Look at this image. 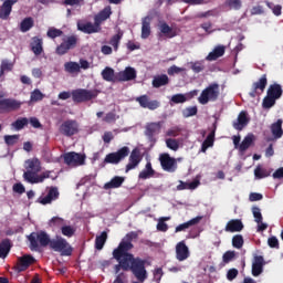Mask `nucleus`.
<instances>
[{
    "label": "nucleus",
    "mask_w": 283,
    "mask_h": 283,
    "mask_svg": "<svg viewBox=\"0 0 283 283\" xmlns=\"http://www.w3.org/2000/svg\"><path fill=\"white\" fill-rule=\"evenodd\" d=\"M282 85L280 84H271L268 88V94L277 101V98H282Z\"/></svg>",
    "instance_id": "35"
},
{
    "label": "nucleus",
    "mask_w": 283,
    "mask_h": 283,
    "mask_svg": "<svg viewBox=\"0 0 283 283\" xmlns=\"http://www.w3.org/2000/svg\"><path fill=\"white\" fill-rule=\"evenodd\" d=\"M232 245L234 249H242V247H244V238H242V234H235L232 238Z\"/></svg>",
    "instance_id": "55"
},
{
    "label": "nucleus",
    "mask_w": 283,
    "mask_h": 283,
    "mask_svg": "<svg viewBox=\"0 0 283 283\" xmlns=\"http://www.w3.org/2000/svg\"><path fill=\"white\" fill-rule=\"evenodd\" d=\"M266 6L270 10H272L273 14L275 17H280L282 14V6L280 4H273V2H266Z\"/></svg>",
    "instance_id": "60"
},
{
    "label": "nucleus",
    "mask_w": 283,
    "mask_h": 283,
    "mask_svg": "<svg viewBox=\"0 0 283 283\" xmlns=\"http://www.w3.org/2000/svg\"><path fill=\"white\" fill-rule=\"evenodd\" d=\"M21 103L19 99L14 98H1L0 99V114H10V112H18L21 109Z\"/></svg>",
    "instance_id": "12"
},
{
    "label": "nucleus",
    "mask_w": 283,
    "mask_h": 283,
    "mask_svg": "<svg viewBox=\"0 0 283 283\" xmlns=\"http://www.w3.org/2000/svg\"><path fill=\"white\" fill-rule=\"evenodd\" d=\"M249 123H251L249 113L247 111H241L237 117V120L232 123V127L237 129V132H242V129H244Z\"/></svg>",
    "instance_id": "16"
},
{
    "label": "nucleus",
    "mask_w": 283,
    "mask_h": 283,
    "mask_svg": "<svg viewBox=\"0 0 283 283\" xmlns=\"http://www.w3.org/2000/svg\"><path fill=\"white\" fill-rule=\"evenodd\" d=\"M164 85H169V76L167 74H161L158 76H155L153 80V87H164Z\"/></svg>",
    "instance_id": "39"
},
{
    "label": "nucleus",
    "mask_w": 283,
    "mask_h": 283,
    "mask_svg": "<svg viewBox=\"0 0 283 283\" xmlns=\"http://www.w3.org/2000/svg\"><path fill=\"white\" fill-rule=\"evenodd\" d=\"M64 70L69 74H78V72H81V64L77 62H66L64 64Z\"/></svg>",
    "instance_id": "43"
},
{
    "label": "nucleus",
    "mask_w": 283,
    "mask_h": 283,
    "mask_svg": "<svg viewBox=\"0 0 283 283\" xmlns=\"http://www.w3.org/2000/svg\"><path fill=\"white\" fill-rule=\"evenodd\" d=\"M77 29L80 32H84V34H96V32H101V27L96 25V21H94V24L92 22L77 24Z\"/></svg>",
    "instance_id": "24"
},
{
    "label": "nucleus",
    "mask_w": 283,
    "mask_h": 283,
    "mask_svg": "<svg viewBox=\"0 0 283 283\" xmlns=\"http://www.w3.org/2000/svg\"><path fill=\"white\" fill-rule=\"evenodd\" d=\"M134 249V244H118L113 251V258L122 264L123 271H130L138 282L145 283L148 277L147 260L135 258L134 254L129 253Z\"/></svg>",
    "instance_id": "1"
},
{
    "label": "nucleus",
    "mask_w": 283,
    "mask_h": 283,
    "mask_svg": "<svg viewBox=\"0 0 283 283\" xmlns=\"http://www.w3.org/2000/svg\"><path fill=\"white\" fill-rule=\"evenodd\" d=\"M277 99H275V97H272L270 94H268L264 98H263V103L262 106L264 109H271V107H273L275 105V102Z\"/></svg>",
    "instance_id": "51"
},
{
    "label": "nucleus",
    "mask_w": 283,
    "mask_h": 283,
    "mask_svg": "<svg viewBox=\"0 0 283 283\" xmlns=\"http://www.w3.org/2000/svg\"><path fill=\"white\" fill-rule=\"evenodd\" d=\"M73 103H87V101H93L98 96L97 91H92L87 88H77L72 91Z\"/></svg>",
    "instance_id": "6"
},
{
    "label": "nucleus",
    "mask_w": 283,
    "mask_h": 283,
    "mask_svg": "<svg viewBox=\"0 0 283 283\" xmlns=\"http://www.w3.org/2000/svg\"><path fill=\"white\" fill-rule=\"evenodd\" d=\"M180 132H182V128L175 126L167 130V136L176 138L177 136H180Z\"/></svg>",
    "instance_id": "62"
},
{
    "label": "nucleus",
    "mask_w": 283,
    "mask_h": 283,
    "mask_svg": "<svg viewBox=\"0 0 283 283\" xmlns=\"http://www.w3.org/2000/svg\"><path fill=\"white\" fill-rule=\"evenodd\" d=\"M29 242L31 251H39V244L40 247H52V239L45 231L32 232L29 235Z\"/></svg>",
    "instance_id": "3"
},
{
    "label": "nucleus",
    "mask_w": 283,
    "mask_h": 283,
    "mask_svg": "<svg viewBox=\"0 0 283 283\" xmlns=\"http://www.w3.org/2000/svg\"><path fill=\"white\" fill-rule=\"evenodd\" d=\"M213 143H216V127L209 133L207 138L203 140L201 145L202 154H206L209 147H213Z\"/></svg>",
    "instance_id": "32"
},
{
    "label": "nucleus",
    "mask_w": 283,
    "mask_h": 283,
    "mask_svg": "<svg viewBox=\"0 0 283 283\" xmlns=\"http://www.w3.org/2000/svg\"><path fill=\"white\" fill-rule=\"evenodd\" d=\"M198 114V106H190L182 111L184 118H190V116H196Z\"/></svg>",
    "instance_id": "58"
},
{
    "label": "nucleus",
    "mask_w": 283,
    "mask_h": 283,
    "mask_svg": "<svg viewBox=\"0 0 283 283\" xmlns=\"http://www.w3.org/2000/svg\"><path fill=\"white\" fill-rule=\"evenodd\" d=\"M85 3V0H64L63 6L81 7Z\"/></svg>",
    "instance_id": "64"
},
{
    "label": "nucleus",
    "mask_w": 283,
    "mask_h": 283,
    "mask_svg": "<svg viewBox=\"0 0 283 283\" xmlns=\"http://www.w3.org/2000/svg\"><path fill=\"white\" fill-rule=\"evenodd\" d=\"M262 271H264V256L256 255L252 263V275L258 277L259 275H262Z\"/></svg>",
    "instance_id": "22"
},
{
    "label": "nucleus",
    "mask_w": 283,
    "mask_h": 283,
    "mask_svg": "<svg viewBox=\"0 0 283 283\" xmlns=\"http://www.w3.org/2000/svg\"><path fill=\"white\" fill-rule=\"evenodd\" d=\"M200 220H202V217L198 216L185 223L177 226L175 229V233H180V231H187V229H189L190 227H196V224H200Z\"/></svg>",
    "instance_id": "29"
},
{
    "label": "nucleus",
    "mask_w": 283,
    "mask_h": 283,
    "mask_svg": "<svg viewBox=\"0 0 283 283\" xmlns=\"http://www.w3.org/2000/svg\"><path fill=\"white\" fill-rule=\"evenodd\" d=\"M266 85H269V78H266V74H263L259 81L252 83V87L249 92L250 98H258V96H262L266 90Z\"/></svg>",
    "instance_id": "10"
},
{
    "label": "nucleus",
    "mask_w": 283,
    "mask_h": 283,
    "mask_svg": "<svg viewBox=\"0 0 283 283\" xmlns=\"http://www.w3.org/2000/svg\"><path fill=\"white\" fill-rule=\"evenodd\" d=\"M64 163L69 167H81L85 165L86 156L75 151L66 153L63 155Z\"/></svg>",
    "instance_id": "13"
},
{
    "label": "nucleus",
    "mask_w": 283,
    "mask_h": 283,
    "mask_svg": "<svg viewBox=\"0 0 283 283\" xmlns=\"http://www.w3.org/2000/svg\"><path fill=\"white\" fill-rule=\"evenodd\" d=\"M136 102L139 103L140 107H144V109H158L160 107V102L153 99H149V96L142 95L136 98Z\"/></svg>",
    "instance_id": "20"
},
{
    "label": "nucleus",
    "mask_w": 283,
    "mask_h": 283,
    "mask_svg": "<svg viewBox=\"0 0 283 283\" xmlns=\"http://www.w3.org/2000/svg\"><path fill=\"white\" fill-rule=\"evenodd\" d=\"M12 70H14V63H12L10 60H2L0 64V78L3 80L6 72H12Z\"/></svg>",
    "instance_id": "37"
},
{
    "label": "nucleus",
    "mask_w": 283,
    "mask_h": 283,
    "mask_svg": "<svg viewBox=\"0 0 283 283\" xmlns=\"http://www.w3.org/2000/svg\"><path fill=\"white\" fill-rule=\"evenodd\" d=\"M129 156V147L123 146L115 153L107 154L104 158V165H118Z\"/></svg>",
    "instance_id": "8"
},
{
    "label": "nucleus",
    "mask_w": 283,
    "mask_h": 283,
    "mask_svg": "<svg viewBox=\"0 0 283 283\" xmlns=\"http://www.w3.org/2000/svg\"><path fill=\"white\" fill-rule=\"evenodd\" d=\"M272 172H273V169H266V168H263L261 166H258L254 169V176L259 180H262V178H269V176H271Z\"/></svg>",
    "instance_id": "41"
},
{
    "label": "nucleus",
    "mask_w": 283,
    "mask_h": 283,
    "mask_svg": "<svg viewBox=\"0 0 283 283\" xmlns=\"http://www.w3.org/2000/svg\"><path fill=\"white\" fill-rule=\"evenodd\" d=\"M46 36H49V39H56L59 36H63V32L61 29L51 28L48 30Z\"/></svg>",
    "instance_id": "59"
},
{
    "label": "nucleus",
    "mask_w": 283,
    "mask_h": 283,
    "mask_svg": "<svg viewBox=\"0 0 283 283\" xmlns=\"http://www.w3.org/2000/svg\"><path fill=\"white\" fill-rule=\"evenodd\" d=\"M50 227H55L57 229H63L65 227V220L61 217H53L50 222Z\"/></svg>",
    "instance_id": "50"
},
{
    "label": "nucleus",
    "mask_w": 283,
    "mask_h": 283,
    "mask_svg": "<svg viewBox=\"0 0 283 283\" xmlns=\"http://www.w3.org/2000/svg\"><path fill=\"white\" fill-rule=\"evenodd\" d=\"M159 29L161 34H164V36H166L167 39H174V36H176V31L174 30V28L169 27L167 22H163L159 25Z\"/></svg>",
    "instance_id": "40"
},
{
    "label": "nucleus",
    "mask_w": 283,
    "mask_h": 283,
    "mask_svg": "<svg viewBox=\"0 0 283 283\" xmlns=\"http://www.w3.org/2000/svg\"><path fill=\"white\" fill-rule=\"evenodd\" d=\"M101 74L103 81H106V83H118V73L114 69L106 66Z\"/></svg>",
    "instance_id": "25"
},
{
    "label": "nucleus",
    "mask_w": 283,
    "mask_h": 283,
    "mask_svg": "<svg viewBox=\"0 0 283 283\" xmlns=\"http://www.w3.org/2000/svg\"><path fill=\"white\" fill-rule=\"evenodd\" d=\"M27 171L23 172V178L30 185H39V182H44L46 178H51L52 171L46 170L39 175L41 171V160L39 158L28 159L25 161Z\"/></svg>",
    "instance_id": "2"
},
{
    "label": "nucleus",
    "mask_w": 283,
    "mask_h": 283,
    "mask_svg": "<svg viewBox=\"0 0 283 283\" xmlns=\"http://www.w3.org/2000/svg\"><path fill=\"white\" fill-rule=\"evenodd\" d=\"M176 260L178 262H185V260H188V258L191 255L189 252V247H187V243L185 241H180L176 244Z\"/></svg>",
    "instance_id": "19"
},
{
    "label": "nucleus",
    "mask_w": 283,
    "mask_h": 283,
    "mask_svg": "<svg viewBox=\"0 0 283 283\" xmlns=\"http://www.w3.org/2000/svg\"><path fill=\"white\" fill-rule=\"evenodd\" d=\"M36 262V259L30 254H24L23 256H20L18 259V264H17V271L18 273H23V271H28L30 269L31 264H34Z\"/></svg>",
    "instance_id": "18"
},
{
    "label": "nucleus",
    "mask_w": 283,
    "mask_h": 283,
    "mask_svg": "<svg viewBox=\"0 0 283 283\" xmlns=\"http://www.w3.org/2000/svg\"><path fill=\"white\" fill-rule=\"evenodd\" d=\"M120 39H123V33L118 32L117 34L113 35L109 40V45L113 46L115 52H118V45H120Z\"/></svg>",
    "instance_id": "48"
},
{
    "label": "nucleus",
    "mask_w": 283,
    "mask_h": 283,
    "mask_svg": "<svg viewBox=\"0 0 283 283\" xmlns=\"http://www.w3.org/2000/svg\"><path fill=\"white\" fill-rule=\"evenodd\" d=\"M170 103H174L175 105L187 103V96L181 93L175 94L171 96Z\"/></svg>",
    "instance_id": "54"
},
{
    "label": "nucleus",
    "mask_w": 283,
    "mask_h": 283,
    "mask_svg": "<svg viewBox=\"0 0 283 283\" xmlns=\"http://www.w3.org/2000/svg\"><path fill=\"white\" fill-rule=\"evenodd\" d=\"M12 6H14L13 2H3L2 6H0V19H2V21H8V19H10Z\"/></svg>",
    "instance_id": "31"
},
{
    "label": "nucleus",
    "mask_w": 283,
    "mask_h": 283,
    "mask_svg": "<svg viewBox=\"0 0 283 283\" xmlns=\"http://www.w3.org/2000/svg\"><path fill=\"white\" fill-rule=\"evenodd\" d=\"M136 69L127 66L124 71L117 72V83H127L129 81H136Z\"/></svg>",
    "instance_id": "15"
},
{
    "label": "nucleus",
    "mask_w": 283,
    "mask_h": 283,
    "mask_svg": "<svg viewBox=\"0 0 283 283\" xmlns=\"http://www.w3.org/2000/svg\"><path fill=\"white\" fill-rule=\"evenodd\" d=\"M61 233L65 238H74V234L76 233V228L72 226H64L61 228Z\"/></svg>",
    "instance_id": "49"
},
{
    "label": "nucleus",
    "mask_w": 283,
    "mask_h": 283,
    "mask_svg": "<svg viewBox=\"0 0 283 283\" xmlns=\"http://www.w3.org/2000/svg\"><path fill=\"white\" fill-rule=\"evenodd\" d=\"M140 163H143V154L140 153V149L134 148L128 157V164L126 165L125 172L129 174V171H132V169H136Z\"/></svg>",
    "instance_id": "14"
},
{
    "label": "nucleus",
    "mask_w": 283,
    "mask_h": 283,
    "mask_svg": "<svg viewBox=\"0 0 283 283\" xmlns=\"http://www.w3.org/2000/svg\"><path fill=\"white\" fill-rule=\"evenodd\" d=\"M45 95L41 93V90L35 88L31 92L30 101L31 103H39L42 98H44Z\"/></svg>",
    "instance_id": "56"
},
{
    "label": "nucleus",
    "mask_w": 283,
    "mask_h": 283,
    "mask_svg": "<svg viewBox=\"0 0 283 283\" xmlns=\"http://www.w3.org/2000/svg\"><path fill=\"white\" fill-rule=\"evenodd\" d=\"M59 132L62 134V136L72 138V136H76V134L80 132L78 122L75 119H66L60 125Z\"/></svg>",
    "instance_id": "9"
},
{
    "label": "nucleus",
    "mask_w": 283,
    "mask_h": 283,
    "mask_svg": "<svg viewBox=\"0 0 283 283\" xmlns=\"http://www.w3.org/2000/svg\"><path fill=\"white\" fill-rule=\"evenodd\" d=\"M153 275H154V280H155L157 283H160V281L163 280V275H165V272L163 271V268H156V269L153 271Z\"/></svg>",
    "instance_id": "61"
},
{
    "label": "nucleus",
    "mask_w": 283,
    "mask_h": 283,
    "mask_svg": "<svg viewBox=\"0 0 283 283\" xmlns=\"http://www.w3.org/2000/svg\"><path fill=\"white\" fill-rule=\"evenodd\" d=\"M59 188L56 187H51L48 191L46 196H41L40 198H38L36 202L39 205H52V202H54V200H59Z\"/></svg>",
    "instance_id": "17"
},
{
    "label": "nucleus",
    "mask_w": 283,
    "mask_h": 283,
    "mask_svg": "<svg viewBox=\"0 0 283 283\" xmlns=\"http://www.w3.org/2000/svg\"><path fill=\"white\" fill-rule=\"evenodd\" d=\"M138 239V232L136 231H130L128 232L125 238L122 239V241L119 242V244H134L132 243L133 240H137Z\"/></svg>",
    "instance_id": "47"
},
{
    "label": "nucleus",
    "mask_w": 283,
    "mask_h": 283,
    "mask_svg": "<svg viewBox=\"0 0 283 283\" xmlns=\"http://www.w3.org/2000/svg\"><path fill=\"white\" fill-rule=\"evenodd\" d=\"M20 135H6L4 136V143L8 145V147H13V145H17L19 143Z\"/></svg>",
    "instance_id": "53"
},
{
    "label": "nucleus",
    "mask_w": 283,
    "mask_h": 283,
    "mask_svg": "<svg viewBox=\"0 0 283 283\" xmlns=\"http://www.w3.org/2000/svg\"><path fill=\"white\" fill-rule=\"evenodd\" d=\"M160 129H163V122L149 123L146 125L145 135L148 138H154L155 134H160Z\"/></svg>",
    "instance_id": "27"
},
{
    "label": "nucleus",
    "mask_w": 283,
    "mask_h": 283,
    "mask_svg": "<svg viewBox=\"0 0 283 283\" xmlns=\"http://www.w3.org/2000/svg\"><path fill=\"white\" fill-rule=\"evenodd\" d=\"M10 249H12V242L10 239H4L0 243V258H8V253H10Z\"/></svg>",
    "instance_id": "36"
},
{
    "label": "nucleus",
    "mask_w": 283,
    "mask_h": 283,
    "mask_svg": "<svg viewBox=\"0 0 283 283\" xmlns=\"http://www.w3.org/2000/svg\"><path fill=\"white\" fill-rule=\"evenodd\" d=\"M220 97V85L212 83L208 85L198 97L200 105H207L208 103H216Z\"/></svg>",
    "instance_id": "4"
},
{
    "label": "nucleus",
    "mask_w": 283,
    "mask_h": 283,
    "mask_svg": "<svg viewBox=\"0 0 283 283\" xmlns=\"http://www.w3.org/2000/svg\"><path fill=\"white\" fill-rule=\"evenodd\" d=\"M244 229V223L240 219H232L226 224L224 231L227 233H240Z\"/></svg>",
    "instance_id": "21"
},
{
    "label": "nucleus",
    "mask_w": 283,
    "mask_h": 283,
    "mask_svg": "<svg viewBox=\"0 0 283 283\" xmlns=\"http://www.w3.org/2000/svg\"><path fill=\"white\" fill-rule=\"evenodd\" d=\"M78 45V36L76 35H69L62 40V43L56 46L55 53L59 56H64L67 54L70 50H74Z\"/></svg>",
    "instance_id": "7"
},
{
    "label": "nucleus",
    "mask_w": 283,
    "mask_h": 283,
    "mask_svg": "<svg viewBox=\"0 0 283 283\" xmlns=\"http://www.w3.org/2000/svg\"><path fill=\"white\" fill-rule=\"evenodd\" d=\"M105 242H107V232L103 231L101 235L95 238V249L97 251H103V247H105Z\"/></svg>",
    "instance_id": "42"
},
{
    "label": "nucleus",
    "mask_w": 283,
    "mask_h": 283,
    "mask_svg": "<svg viewBox=\"0 0 283 283\" xmlns=\"http://www.w3.org/2000/svg\"><path fill=\"white\" fill-rule=\"evenodd\" d=\"M34 28V20L32 18H24L20 23L21 32H30Z\"/></svg>",
    "instance_id": "45"
},
{
    "label": "nucleus",
    "mask_w": 283,
    "mask_h": 283,
    "mask_svg": "<svg viewBox=\"0 0 283 283\" xmlns=\"http://www.w3.org/2000/svg\"><path fill=\"white\" fill-rule=\"evenodd\" d=\"M30 49L35 56H41V54H43V39L33 36L30 43Z\"/></svg>",
    "instance_id": "26"
},
{
    "label": "nucleus",
    "mask_w": 283,
    "mask_h": 283,
    "mask_svg": "<svg viewBox=\"0 0 283 283\" xmlns=\"http://www.w3.org/2000/svg\"><path fill=\"white\" fill-rule=\"evenodd\" d=\"M123 182H125V177L115 176L104 185V189H118L123 187Z\"/></svg>",
    "instance_id": "34"
},
{
    "label": "nucleus",
    "mask_w": 283,
    "mask_h": 283,
    "mask_svg": "<svg viewBox=\"0 0 283 283\" xmlns=\"http://www.w3.org/2000/svg\"><path fill=\"white\" fill-rule=\"evenodd\" d=\"M154 176H156V170H154L151 161H147L145 168L139 172L138 178L139 180H147L154 178Z\"/></svg>",
    "instance_id": "28"
},
{
    "label": "nucleus",
    "mask_w": 283,
    "mask_h": 283,
    "mask_svg": "<svg viewBox=\"0 0 283 283\" xmlns=\"http://www.w3.org/2000/svg\"><path fill=\"white\" fill-rule=\"evenodd\" d=\"M282 124H283V120L282 119H277L275 123H273L271 125V132H272V135L274 136V138H282L283 136V129H282Z\"/></svg>",
    "instance_id": "38"
},
{
    "label": "nucleus",
    "mask_w": 283,
    "mask_h": 283,
    "mask_svg": "<svg viewBox=\"0 0 283 283\" xmlns=\"http://www.w3.org/2000/svg\"><path fill=\"white\" fill-rule=\"evenodd\" d=\"M252 144H253V137L252 136H247V137H244V139L240 144L239 150L240 151H247V149H249V147H251Z\"/></svg>",
    "instance_id": "52"
},
{
    "label": "nucleus",
    "mask_w": 283,
    "mask_h": 283,
    "mask_svg": "<svg viewBox=\"0 0 283 283\" xmlns=\"http://www.w3.org/2000/svg\"><path fill=\"white\" fill-rule=\"evenodd\" d=\"M159 163L161 165V169L168 174H174L176 169H178V161L168 153H163L159 155Z\"/></svg>",
    "instance_id": "11"
},
{
    "label": "nucleus",
    "mask_w": 283,
    "mask_h": 283,
    "mask_svg": "<svg viewBox=\"0 0 283 283\" xmlns=\"http://www.w3.org/2000/svg\"><path fill=\"white\" fill-rule=\"evenodd\" d=\"M109 17H112V7L107 6L94 17L95 25L101 28L103 22L107 21Z\"/></svg>",
    "instance_id": "23"
},
{
    "label": "nucleus",
    "mask_w": 283,
    "mask_h": 283,
    "mask_svg": "<svg viewBox=\"0 0 283 283\" xmlns=\"http://www.w3.org/2000/svg\"><path fill=\"white\" fill-rule=\"evenodd\" d=\"M51 249L64 256H70L74 252V248H72L70 242L61 235H56L52 239Z\"/></svg>",
    "instance_id": "5"
},
{
    "label": "nucleus",
    "mask_w": 283,
    "mask_h": 283,
    "mask_svg": "<svg viewBox=\"0 0 283 283\" xmlns=\"http://www.w3.org/2000/svg\"><path fill=\"white\" fill-rule=\"evenodd\" d=\"M151 34V17L147 15L142 22V39H149Z\"/></svg>",
    "instance_id": "30"
},
{
    "label": "nucleus",
    "mask_w": 283,
    "mask_h": 283,
    "mask_svg": "<svg viewBox=\"0 0 283 283\" xmlns=\"http://www.w3.org/2000/svg\"><path fill=\"white\" fill-rule=\"evenodd\" d=\"M227 48H224V45H218L213 49L212 52H210L207 55V61H218V59H220V56H224V52H226Z\"/></svg>",
    "instance_id": "33"
},
{
    "label": "nucleus",
    "mask_w": 283,
    "mask_h": 283,
    "mask_svg": "<svg viewBox=\"0 0 283 283\" xmlns=\"http://www.w3.org/2000/svg\"><path fill=\"white\" fill-rule=\"evenodd\" d=\"M252 213H253V217H254V221L256 223L262 222L263 218H262V212H261L260 208L253 207L252 208Z\"/></svg>",
    "instance_id": "63"
},
{
    "label": "nucleus",
    "mask_w": 283,
    "mask_h": 283,
    "mask_svg": "<svg viewBox=\"0 0 283 283\" xmlns=\"http://www.w3.org/2000/svg\"><path fill=\"white\" fill-rule=\"evenodd\" d=\"M28 123H30V119H28L27 117H21L13 122L11 124V127H13L15 132H21V129L28 127Z\"/></svg>",
    "instance_id": "44"
},
{
    "label": "nucleus",
    "mask_w": 283,
    "mask_h": 283,
    "mask_svg": "<svg viewBox=\"0 0 283 283\" xmlns=\"http://www.w3.org/2000/svg\"><path fill=\"white\" fill-rule=\"evenodd\" d=\"M224 7L229 10H240L242 8V0H226Z\"/></svg>",
    "instance_id": "46"
},
{
    "label": "nucleus",
    "mask_w": 283,
    "mask_h": 283,
    "mask_svg": "<svg viewBox=\"0 0 283 283\" xmlns=\"http://www.w3.org/2000/svg\"><path fill=\"white\" fill-rule=\"evenodd\" d=\"M166 146L172 151H178V149H180V144L178 143V139L174 138L166 139Z\"/></svg>",
    "instance_id": "57"
}]
</instances>
